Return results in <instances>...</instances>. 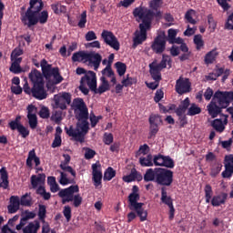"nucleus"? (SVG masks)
Here are the masks:
<instances>
[{"mask_svg": "<svg viewBox=\"0 0 233 233\" xmlns=\"http://www.w3.org/2000/svg\"><path fill=\"white\" fill-rule=\"evenodd\" d=\"M134 17H139L142 23L139 24L140 33L134 37L133 48L136 49L137 46L142 45L147 40V30L151 28L152 21L155 16H161V12L155 14L154 11L145 6L136 7L133 11Z\"/></svg>", "mask_w": 233, "mask_h": 233, "instance_id": "obj_2", "label": "nucleus"}, {"mask_svg": "<svg viewBox=\"0 0 233 233\" xmlns=\"http://www.w3.org/2000/svg\"><path fill=\"white\" fill-rule=\"evenodd\" d=\"M96 155V150L91 149L90 147H86L85 151V159L90 160L94 158Z\"/></svg>", "mask_w": 233, "mask_h": 233, "instance_id": "obj_55", "label": "nucleus"}, {"mask_svg": "<svg viewBox=\"0 0 233 233\" xmlns=\"http://www.w3.org/2000/svg\"><path fill=\"white\" fill-rule=\"evenodd\" d=\"M233 143V138L230 137L228 140L221 141L220 144L222 145V147L226 149L227 151L231 150V146Z\"/></svg>", "mask_w": 233, "mask_h": 233, "instance_id": "obj_62", "label": "nucleus"}, {"mask_svg": "<svg viewBox=\"0 0 233 233\" xmlns=\"http://www.w3.org/2000/svg\"><path fill=\"white\" fill-rule=\"evenodd\" d=\"M223 166L219 163L215 164L211 167V172H209V176L212 177H216L222 170Z\"/></svg>", "mask_w": 233, "mask_h": 233, "instance_id": "obj_45", "label": "nucleus"}, {"mask_svg": "<svg viewBox=\"0 0 233 233\" xmlns=\"http://www.w3.org/2000/svg\"><path fill=\"white\" fill-rule=\"evenodd\" d=\"M225 30H233V13L228 16L227 22L225 24Z\"/></svg>", "mask_w": 233, "mask_h": 233, "instance_id": "obj_58", "label": "nucleus"}, {"mask_svg": "<svg viewBox=\"0 0 233 233\" xmlns=\"http://www.w3.org/2000/svg\"><path fill=\"white\" fill-rule=\"evenodd\" d=\"M222 116L225 117L223 122H222V119L217 118V119H214L211 124L212 127L217 132H219V133L224 132V130H225L224 125H227L228 123V116H225V115H222Z\"/></svg>", "mask_w": 233, "mask_h": 233, "instance_id": "obj_21", "label": "nucleus"}, {"mask_svg": "<svg viewBox=\"0 0 233 233\" xmlns=\"http://www.w3.org/2000/svg\"><path fill=\"white\" fill-rule=\"evenodd\" d=\"M218 5L222 7L224 11H228L231 8L230 4L228 2H231V0H217Z\"/></svg>", "mask_w": 233, "mask_h": 233, "instance_id": "obj_54", "label": "nucleus"}, {"mask_svg": "<svg viewBox=\"0 0 233 233\" xmlns=\"http://www.w3.org/2000/svg\"><path fill=\"white\" fill-rule=\"evenodd\" d=\"M33 161L35 164V167H39L41 165V159L39 157H36L35 148L28 152L25 161V165L29 169H33Z\"/></svg>", "mask_w": 233, "mask_h": 233, "instance_id": "obj_20", "label": "nucleus"}, {"mask_svg": "<svg viewBox=\"0 0 233 233\" xmlns=\"http://www.w3.org/2000/svg\"><path fill=\"white\" fill-rule=\"evenodd\" d=\"M97 84V78H96V74L94 71H88L84 76H82L80 80V84H87L89 86V89H92V86Z\"/></svg>", "mask_w": 233, "mask_h": 233, "instance_id": "obj_18", "label": "nucleus"}, {"mask_svg": "<svg viewBox=\"0 0 233 233\" xmlns=\"http://www.w3.org/2000/svg\"><path fill=\"white\" fill-rule=\"evenodd\" d=\"M40 229V222L35 220V222H30L24 229L23 233H37Z\"/></svg>", "mask_w": 233, "mask_h": 233, "instance_id": "obj_29", "label": "nucleus"}, {"mask_svg": "<svg viewBox=\"0 0 233 233\" xmlns=\"http://www.w3.org/2000/svg\"><path fill=\"white\" fill-rule=\"evenodd\" d=\"M167 68V62L161 61L157 64L156 61L149 64V73L153 80L161 81L162 80V70Z\"/></svg>", "mask_w": 233, "mask_h": 233, "instance_id": "obj_12", "label": "nucleus"}, {"mask_svg": "<svg viewBox=\"0 0 233 233\" xmlns=\"http://www.w3.org/2000/svg\"><path fill=\"white\" fill-rule=\"evenodd\" d=\"M46 181V175L44 173L38 174L37 176L33 175L30 178L31 186L33 188H36L39 184H43Z\"/></svg>", "mask_w": 233, "mask_h": 233, "instance_id": "obj_27", "label": "nucleus"}, {"mask_svg": "<svg viewBox=\"0 0 233 233\" xmlns=\"http://www.w3.org/2000/svg\"><path fill=\"white\" fill-rule=\"evenodd\" d=\"M77 193H79V187L77 185H75L69 187L60 189L58 192V197L62 198L63 205L73 202V206L75 208H78L80 205L83 204V198Z\"/></svg>", "mask_w": 233, "mask_h": 233, "instance_id": "obj_7", "label": "nucleus"}, {"mask_svg": "<svg viewBox=\"0 0 233 233\" xmlns=\"http://www.w3.org/2000/svg\"><path fill=\"white\" fill-rule=\"evenodd\" d=\"M137 82V77H132L130 75H127L126 77L122 80V85L125 87L132 86L133 85H136Z\"/></svg>", "mask_w": 233, "mask_h": 233, "instance_id": "obj_35", "label": "nucleus"}, {"mask_svg": "<svg viewBox=\"0 0 233 233\" xmlns=\"http://www.w3.org/2000/svg\"><path fill=\"white\" fill-rule=\"evenodd\" d=\"M175 91L179 95L191 92V83L189 78L179 76V78L177 80V84L175 85Z\"/></svg>", "mask_w": 233, "mask_h": 233, "instance_id": "obj_15", "label": "nucleus"}, {"mask_svg": "<svg viewBox=\"0 0 233 233\" xmlns=\"http://www.w3.org/2000/svg\"><path fill=\"white\" fill-rule=\"evenodd\" d=\"M143 180L142 174L135 167L131 168L129 175L123 177L125 183H132L135 181L141 182Z\"/></svg>", "mask_w": 233, "mask_h": 233, "instance_id": "obj_19", "label": "nucleus"}, {"mask_svg": "<svg viewBox=\"0 0 233 233\" xmlns=\"http://www.w3.org/2000/svg\"><path fill=\"white\" fill-rule=\"evenodd\" d=\"M44 5L43 0H30L29 7L21 18L23 24L27 25L28 28H31L37 23L45 25L48 21V12L46 10L42 11Z\"/></svg>", "mask_w": 233, "mask_h": 233, "instance_id": "obj_3", "label": "nucleus"}, {"mask_svg": "<svg viewBox=\"0 0 233 233\" xmlns=\"http://www.w3.org/2000/svg\"><path fill=\"white\" fill-rule=\"evenodd\" d=\"M28 125L31 130H35L37 127L36 115H27Z\"/></svg>", "mask_w": 233, "mask_h": 233, "instance_id": "obj_41", "label": "nucleus"}, {"mask_svg": "<svg viewBox=\"0 0 233 233\" xmlns=\"http://www.w3.org/2000/svg\"><path fill=\"white\" fill-rule=\"evenodd\" d=\"M180 50L184 53L179 56L180 61H187L190 57L191 52H189L188 46L185 44L180 46Z\"/></svg>", "mask_w": 233, "mask_h": 233, "instance_id": "obj_32", "label": "nucleus"}, {"mask_svg": "<svg viewBox=\"0 0 233 233\" xmlns=\"http://www.w3.org/2000/svg\"><path fill=\"white\" fill-rule=\"evenodd\" d=\"M53 100L55 101L56 103V106L57 108H60L61 110H66V107H67V103L66 101H64L60 96L59 95H56L54 97H53Z\"/></svg>", "mask_w": 233, "mask_h": 233, "instance_id": "obj_33", "label": "nucleus"}, {"mask_svg": "<svg viewBox=\"0 0 233 233\" xmlns=\"http://www.w3.org/2000/svg\"><path fill=\"white\" fill-rule=\"evenodd\" d=\"M10 72H12L15 75H18L23 72V69H22L21 66L12 63V65L10 66Z\"/></svg>", "mask_w": 233, "mask_h": 233, "instance_id": "obj_63", "label": "nucleus"}, {"mask_svg": "<svg viewBox=\"0 0 233 233\" xmlns=\"http://www.w3.org/2000/svg\"><path fill=\"white\" fill-rule=\"evenodd\" d=\"M149 125H159L163 124L162 117L157 115H151L148 118Z\"/></svg>", "mask_w": 233, "mask_h": 233, "instance_id": "obj_47", "label": "nucleus"}, {"mask_svg": "<svg viewBox=\"0 0 233 233\" xmlns=\"http://www.w3.org/2000/svg\"><path fill=\"white\" fill-rule=\"evenodd\" d=\"M194 44L196 46V50H201L205 46V41L202 39V35H194Z\"/></svg>", "mask_w": 233, "mask_h": 233, "instance_id": "obj_36", "label": "nucleus"}, {"mask_svg": "<svg viewBox=\"0 0 233 233\" xmlns=\"http://www.w3.org/2000/svg\"><path fill=\"white\" fill-rule=\"evenodd\" d=\"M60 168L64 172L71 174L74 178L76 177V170L72 167H69V166L65 165V164H60Z\"/></svg>", "mask_w": 233, "mask_h": 233, "instance_id": "obj_50", "label": "nucleus"}, {"mask_svg": "<svg viewBox=\"0 0 233 233\" xmlns=\"http://www.w3.org/2000/svg\"><path fill=\"white\" fill-rule=\"evenodd\" d=\"M10 205L7 206V211L9 214H15L20 208V198L17 196H12L10 198Z\"/></svg>", "mask_w": 233, "mask_h": 233, "instance_id": "obj_22", "label": "nucleus"}, {"mask_svg": "<svg viewBox=\"0 0 233 233\" xmlns=\"http://www.w3.org/2000/svg\"><path fill=\"white\" fill-rule=\"evenodd\" d=\"M59 183L62 186H66L68 184H74L76 183L75 178H67V175L65 172L60 171V178H59Z\"/></svg>", "mask_w": 233, "mask_h": 233, "instance_id": "obj_34", "label": "nucleus"}, {"mask_svg": "<svg viewBox=\"0 0 233 233\" xmlns=\"http://www.w3.org/2000/svg\"><path fill=\"white\" fill-rule=\"evenodd\" d=\"M92 175L95 187H102L103 174L101 170V165L96 162L92 165Z\"/></svg>", "mask_w": 233, "mask_h": 233, "instance_id": "obj_16", "label": "nucleus"}, {"mask_svg": "<svg viewBox=\"0 0 233 233\" xmlns=\"http://www.w3.org/2000/svg\"><path fill=\"white\" fill-rule=\"evenodd\" d=\"M63 215L66 217V221L69 222L72 219V208L69 206L64 207Z\"/></svg>", "mask_w": 233, "mask_h": 233, "instance_id": "obj_53", "label": "nucleus"}, {"mask_svg": "<svg viewBox=\"0 0 233 233\" xmlns=\"http://www.w3.org/2000/svg\"><path fill=\"white\" fill-rule=\"evenodd\" d=\"M20 205L25 207H31L32 206V198L28 193H25L22 198L19 199Z\"/></svg>", "mask_w": 233, "mask_h": 233, "instance_id": "obj_38", "label": "nucleus"}, {"mask_svg": "<svg viewBox=\"0 0 233 233\" xmlns=\"http://www.w3.org/2000/svg\"><path fill=\"white\" fill-rule=\"evenodd\" d=\"M24 92L26 95L33 96V97L38 101H43L47 98L45 83L35 84L31 88L28 83H25L24 86Z\"/></svg>", "mask_w": 233, "mask_h": 233, "instance_id": "obj_10", "label": "nucleus"}, {"mask_svg": "<svg viewBox=\"0 0 233 233\" xmlns=\"http://www.w3.org/2000/svg\"><path fill=\"white\" fill-rule=\"evenodd\" d=\"M115 67L119 76H123L127 72V66L122 62H116Z\"/></svg>", "mask_w": 233, "mask_h": 233, "instance_id": "obj_40", "label": "nucleus"}, {"mask_svg": "<svg viewBox=\"0 0 233 233\" xmlns=\"http://www.w3.org/2000/svg\"><path fill=\"white\" fill-rule=\"evenodd\" d=\"M38 115L42 119H48L50 117V109L44 106L40 108Z\"/></svg>", "mask_w": 233, "mask_h": 233, "instance_id": "obj_49", "label": "nucleus"}, {"mask_svg": "<svg viewBox=\"0 0 233 233\" xmlns=\"http://www.w3.org/2000/svg\"><path fill=\"white\" fill-rule=\"evenodd\" d=\"M139 164L141 167H153L154 166L153 156L149 154L147 157H140Z\"/></svg>", "mask_w": 233, "mask_h": 233, "instance_id": "obj_31", "label": "nucleus"}, {"mask_svg": "<svg viewBox=\"0 0 233 233\" xmlns=\"http://www.w3.org/2000/svg\"><path fill=\"white\" fill-rule=\"evenodd\" d=\"M40 66L42 75H44L46 81H50L53 77V79H55V81H53V84L57 85L59 83H62V81L64 80V77L59 73V68L57 66L52 67V65H48L46 59L41 60Z\"/></svg>", "mask_w": 233, "mask_h": 233, "instance_id": "obj_8", "label": "nucleus"}, {"mask_svg": "<svg viewBox=\"0 0 233 233\" xmlns=\"http://www.w3.org/2000/svg\"><path fill=\"white\" fill-rule=\"evenodd\" d=\"M72 61L84 64L89 63V65H92L94 66V70L97 71L100 67L102 56L96 52H87L85 50H81L72 55Z\"/></svg>", "mask_w": 233, "mask_h": 233, "instance_id": "obj_6", "label": "nucleus"}, {"mask_svg": "<svg viewBox=\"0 0 233 233\" xmlns=\"http://www.w3.org/2000/svg\"><path fill=\"white\" fill-rule=\"evenodd\" d=\"M28 78L31 81V83H33V86L35 84H45L43 75L37 69L31 70V72L28 75Z\"/></svg>", "mask_w": 233, "mask_h": 233, "instance_id": "obj_23", "label": "nucleus"}, {"mask_svg": "<svg viewBox=\"0 0 233 233\" xmlns=\"http://www.w3.org/2000/svg\"><path fill=\"white\" fill-rule=\"evenodd\" d=\"M144 180L146 183H157L162 187H170L174 183V172L165 167H150L147 169Z\"/></svg>", "mask_w": 233, "mask_h": 233, "instance_id": "obj_4", "label": "nucleus"}, {"mask_svg": "<svg viewBox=\"0 0 233 233\" xmlns=\"http://www.w3.org/2000/svg\"><path fill=\"white\" fill-rule=\"evenodd\" d=\"M224 164H225V167L233 168V155L232 154L225 156Z\"/></svg>", "mask_w": 233, "mask_h": 233, "instance_id": "obj_57", "label": "nucleus"}, {"mask_svg": "<svg viewBox=\"0 0 233 233\" xmlns=\"http://www.w3.org/2000/svg\"><path fill=\"white\" fill-rule=\"evenodd\" d=\"M114 142V137L111 133H105L103 137V143L110 146Z\"/></svg>", "mask_w": 233, "mask_h": 233, "instance_id": "obj_56", "label": "nucleus"}, {"mask_svg": "<svg viewBox=\"0 0 233 233\" xmlns=\"http://www.w3.org/2000/svg\"><path fill=\"white\" fill-rule=\"evenodd\" d=\"M0 187L3 189H8L9 187V176L6 167H1L0 169Z\"/></svg>", "mask_w": 233, "mask_h": 233, "instance_id": "obj_25", "label": "nucleus"}, {"mask_svg": "<svg viewBox=\"0 0 233 233\" xmlns=\"http://www.w3.org/2000/svg\"><path fill=\"white\" fill-rule=\"evenodd\" d=\"M208 24H209V29L215 30L218 26V23L214 20V17L212 15H208Z\"/></svg>", "mask_w": 233, "mask_h": 233, "instance_id": "obj_61", "label": "nucleus"}, {"mask_svg": "<svg viewBox=\"0 0 233 233\" xmlns=\"http://www.w3.org/2000/svg\"><path fill=\"white\" fill-rule=\"evenodd\" d=\"M212 101L217 103L220 108H227L231 101H233V91H217L213 96Z\"/></svg>", "mask_w": 233, "mask_h": 233, "instance_id": "obj_11", "label": "nucleus"}, {"mask_svg": "<svg viewBox=\"0 0 233 233\" xmlns=\"http://www.w3.org/2000/svg\"><path fill=\"white\" fill-rule=\"evenodd\" d=\"M20 118H21L20 116H16V118L15 120H13L9 123V127L12 131H15V130L18 131L20 127L23 126L22 124L19 123Z\"/></svg>", "mask_w": 233, "mask_h": 233, "instance_id": "obj_51", "label": "nucleus"}, {"mask_svg": "<svg viewBox=\"0 0 233 233\" xmlns=\"http://www.w3.org/2000/svg\"><path fill=\"white\" fill-rule=\"evenodd\" d=\"M165 157L166 156H163L162 154L153 157V164H155L157 167H163Z\"/></svg>", "mask_w": 233, "mask_h": 233, "instance_id": "obj_46", "label": "nucleus"}, {"mask_svg": "<svg viewBox=\"0 0 233 233\" xmlns=\"http://www.w3.org/2000/svg\"><path fill=\"white\" fill-rule=\"evenodd\" d=\"M101 38L104 40V42L109 46V47L113 48L116 51L120 50V43L115 35L108 31V30H103L101 34Z\"/></svg>", "mask_w": 233, "mask_h": 233, "instance_id": "obj_14", "label": "nucleus"}, {"mask_svg": "<svg viewBox=\"0 0 233 233\" xmlns=\"http://www.w3.org/2000/svg\"><path fill=\"white\" fill-rule=\"evenodd\" d=\"M167 47V36L165 34L157 35L153 40L151 45V50L157 55H161L165 52Z\"/></svg>", "mask_w": 233, "mask_h": 233, "instance_id": "obj_13", "label": "nucleus"}, {"mask_svg": "<svg viewBox=\"0 0 233 233\" xmlns=\"http://www.w3.org/2000/svg\"><path fill=\"white\" fill-rule=\"evenodd\" d=\"M116 177V171L113 167H107L104 173V181H111Z\"/></svg>", "mask_w": 233, "mask_h": 233, "instance_id": "obj_37", "label": "nucleus"}, {"mask_svg": "<svg viewBox=\"0 0 233 233\" xmlns=\"http://www.w3.org/2000/svg\"><path fill=\"white\" fill-rule=\"evenodd\" d=\"M205 192V199L206 203L211 205L215 208L220 207L221 205L226 204L227 198H228V194L225 192H220L218 195L213 196V189L212 187L209 184H207L204 187Z\"/></svg>", "mask_w": 233, "mask_h": 233, "instance_id": "obj_9", "label": "nucleus"}, {"mask_svg": "<svg viewBox=\"0 0 233 233\" xmlns=\"http://www.w3.org/2000/svg\"><path fill=\"white\" fill-rule=\"evenodd\" d=\"M127 200L128 208L137 214L140 222L147 221V211L143 208L144 203L137 202L140 200L139 187L134 186L133 188H131V193L128 195Z\"/></svg>", "mask_w": 233, "mask_h": 233, "instance_id": "obj_5", "label": "nucleus"}, {"mask_svg": "<svg viewBox=\"0 0 233 233\" xmlns=\"http://www.w3.org/2000/svg\"><path fill=\"white\" fill-rule=\"evenodd\" d=\"M102 73V77H109L111 78V83L113 85H116L117 83V79L115 76V73L112 70V66L110 65H106V67L101 71Z\"/></svg>", "mask_w": 233, "mask_h": 233, "instance_id": "obj_26", "label": "nucleus"}, {"mask_svg": "<svg viewBox=\"0 0 233 233\" xmlns=\"http://www.w3.org/2000/svg\"><path fill=\"white\" fill-rule=\"evenodd\" d=\"M46 218V207L45 205L38 206V218L42 223H45Z\"/></svg>", "mask_w": 233, "mask_h": 233, "instance_id": "obj_39", "label": "nucleus"}, {"mask_svg": "<svg viewBox=\"0 0 233 233\" xmlns=\"http://www.w3.org/2000/svg\"><path fill=\"white\" fill-rule=\"evenodd\" d=\"M201 113L200 106L196 104H192L188 109L187 116H194Z\"/></svg>", "mask_w": 233, "mask_h": 233, "instance_id": "obj_44", "label": "nucleus"}, {"mask_svg": "<svg viewBox=\"0 0 233 233\" xmlns=\"http://www.w3.org/2000/svg\"><path fill=\"white\" fill-rule=\"evenodd\" d=\"M159 131L158 125L149 124V133H148V139H152L156 137V135Z\"/></svg>", "mask_w": 233, "mask_h": 233, "instance_id": "obj_42", "label": "nucleus"}, {"mask_svg": "<svg viewBox=\"0 0 233 233\" xmlns=\"http://www.w3.org/2000/svg\"><path fill=\"white\" fill-rule=\"evenodd\" d=\"M100 80H101V85L99 86V87L97 88V84L96 85V83H94L92 89L90 90L91 92H94V94L102 95L103 93L110 90V85L106 77L101 76Z\"/></svg>", "mask_w": 233, "mask_h": 233, "instance_id": "obj_17", "label": "nucleus"}, {"mask_svg": "<svg viewBox=\"0 0 233 233\" xmlns=\"http://www.w3.org/2000/svg\"><path fill=\"white\" fill-rule=\"evenodd\" d=\"M163 167L173 169L175 167V161L171 157L166 156L163 161Z\"/></svg>", "mask_w": 233, "mask_h": 233, "instance_id": "obj_43", "label": "nucleus"}, {"mask_svg": "<svg viewBox=\"0 0 233 233\" xmlns=\"http://www.w3.org/2000/svg\"><path fill=\"white\" fill-rule=\"evenodd\" d=\"M162 5V0H151L149 2V8L151 10H157Z\"/></svg>", "mask_w": 233, "mask_h": 233, "instance_id": "obj_59", "label": "nucleus"}, {"mask_svg": "<svg viewBox=\"0 0 233 233\" xmlns=\"http://www.w3.org/2000/svg\"><path fill=\"white\" fill-rule=\"evenodd\" d=\"M23 54H24V51L22 48L15 47L11 54V61H13V58H17L21 56Z\"/></svg>", "mask_w": 233, "mask_h": 233, "instance_id": "obj_60", "label": "nucleus"}, {"mask_svg": "<svg viewBox=\"0 0 233 233\" xmlns=\"http://www.w3.org/2000/svg\"><path fill=\"white\" fill-rule=\"evenodd\" d=\"M86 16H87L86 11H84V12L80 15V20H79V22H78V27H79L80 29L86 28V22H87Z\"/></svg>", "mask_w": 233, "mask_h": 233, "instance_id": "obj_52", "label": "nucleus"}, {"mask_svg": "<svg viewBox=\"0 0 233 233\" xmlns=\"http://www.w3.org/2000/svg\"><path fill=\"white\" fill-rule=\"evenodd\" d=\"M232 174H233V168L225 167V170L222 172V177L224 178H230L232 177Z\"/></svg>", "mask_w": 233, "mask_h": 233, "instance_id": "obj_64", "label": "nucleus"}, {"mask_svg": "<svg viewBox=\"0 0 233 233\" xmlns=\"http://www.w3.org/2000/svg\"><path fill=\"white\" fill-rule=\"evenodd\" d=\"M161 202L168 208L174 206L173 198L167 196V187H161Z\"/></svg>", "mask_w": 233, "mask_h": 233, "instance_id": "obj_30", "label": "nucleus"}, {"mask_svg": "<svg viewBox=\"0 0 233 233\" xmlns=\"http://www.w3.org/2000/svg\"><path fill=\"white\" fill-rule=\"evenodd\" d=\"M73 106L78 110L75 111V117L78 120L76 127H65L66 134L75 141L85 143L86 135L89 132V113L83 98L77 97L73 100Z\"/></svg>", "mask_w": 233, "mask_h": 233, "instance_id": "obj_1", "label": "nucleus"}, {"mask_svg": "<svg viewBox=\"0 0 233 233\" xmlns=\"http://www.w3.org/2000/svg\"><path fill=\"white\" fill-rule=\"evenodd\" d=\"M225 107H221L220 106H218L217 102L211 101L209 106H208V112H209V116H212V118H216L218 116V115L222 112V109Z\"/></svg>", "mask_w": 233, "mask_h": 233, "instance_id": "obj_24", "label": "nucleus"}, {"mask_svg": "<svg viewBox=\"0 0 233 233\" xmlns=\"http://www.w3.org/2000/svg\"><path fill=\"white\" fill-rule=\"evenodd\" d=\"M50 7L53 13H55L57 15L61 14H66L67 12L66 5H62L60 2H57L56 4H51Z\"/></svg>", "mask_w": 233, "mask_h": 233, "instance_id": "obj_28", "label": "nucleus"}, {"mask_svg": "<svg viewBox=\"0 0 233 233\" xmlns=\"http://www.w3.org/2000/svg\"><path fill=\"white\" fill-rule=\"evenodd\" d=\"M89 119L91 122V127L95 128L96 125L99 123V121L103 119V116H96L94 113H91Z\"/></svg>", "mask_w": 233, "mask_h": 233, "instance_id": "obj_48", "label": "nucleus"}]
</instances>
